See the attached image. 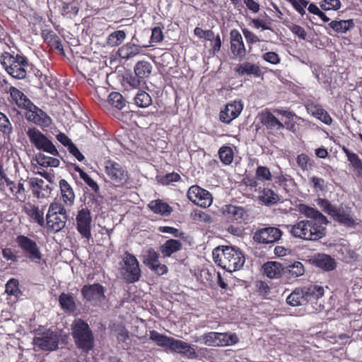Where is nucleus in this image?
<instances>
[{
  "label": "nucleus",
  "instance_id": "10",
  "mask_svg": "<svg viewBox=\"0 0 362 362\" xmlns=\"http://www.w3.org/2000/svg\"><path fill=\"white\" fill-rule=\"evenodd\" d=\"M123 262L124 264L123 279L129 284L138 281L141 276V270L135 256L127 252L124 253Z\"/></svg>",
  "mask_w": 362,
  "mask_h": 362
},
{
  "label": "nucleus",
  "instance_id": "60",
  "mask_svg": "<svg viewBox=\"0 0 362 362\" xmlns=\"http://www.w3.org/2000/svg\"><path fill=\"white\" fill-rule=\"evenodd\" d=\"M341 1L339 0H322L320 3V8L324 11L338 10L341 7Z\"/></svg>",
  "mask_w": 362,
  "mask_h": 362
},
{
  "label": "nucleus",
  "instance_id": "15",
  "mask_svg": "<svg viewBox=\"0 0 362 362\" xmlns=\"http://www.w3.org/2000/svg\"><path fill=\"white\" fill-rule=\"evenodd\" d=\"M76 229L83 238H91L92 217L88 208H83L78 211L76 217Z\"/></svg>",
  "mask_w": 362,
  "mask_h": 362
},
{
  "label": "nucleus",
  "instance_id": "46",
  "mask_svg": "<svg viewBox=\"0 0 362 362\" xmlns=\"http://www.w3.org/2000/svg\"><path fill=\"white\" fill-rule=\"evenodd\" d=\"M218 156L221 163L226 165H230L233 161L234 152L228 146H223L218 150Z\"/></svg>",
  "mask_w": 362,
  "mask_h": 362
},
{
  "label": "nucleus",
  "instance_id": "33",
  "mask_svg": "<svg viewBox=\"0 0 362 362\" xmlns=\"http://www.w3.org/2000/svg\"><path fill=\"white\" fill-rule=\"evenodd\" d=\"M173 352L180 354L189 359L196 358L198 356L192 346L179 339H177Z\"/></svg>",
  "mask_w": 362,
  "mask_h": 362
},
{
  "label": "nucleus",
  "instance_id": "12",
  "mask_svg": "<svg viewBox=\"0 0 362 362\" xmlns=\"http://www.w3.org/2000/svg\"><path fill=\"white\" fill-rule=\"evenodd\" d=\"M187 197L189 201L202 208H208L213 202L211 194L196 185L189 188Z\"/></svg>",
  "mask_w": 362,
  "mask_h": 362
},
{
  "label": "nucleus",
  "instance_id": "27",
  "mask_svg": "<svg viewBox=\"0 0 362 362\" xmlns=\"http://www.w3.org/2000/svg\"><path fill=\"white\" fill-rule=\"evenodd\" d=\"M59 185L64 204L67 206H71L75 200V194L72 187L64 179L59 180Z\"/></svg>",
  "mask_w": 362,
  "mask_h": 362
},
{
  "label": "nucleus",
  "instance_id": "14",
  "mask_svg": "<svg viewBox=\"0 0 362 362\" xmlns=\"http://www.w3.org/2000/svg\"><path fill=\"white\" fill-rule=\"evenodd\" d=\"M24 110H26L25 116L28 122L42 127H48L52 123L50 117L33 102Z\"/></svg>",
  "mask_w": 362,
  "mask_h": 362
},
{
  "label": "nucleus",
  "instance_id": "37",
  "mask_svg": "<svg viewBox=\"0 0 362 362\" xmlns=\"http://www.w3.org/2000/svg\"><path fill=\"white\" fill-rule=\"evenodd\" d=\"M264 274L270 279L281 277L284 268L282 264L277 262H267L262 266Z\"/></svg>",
  "mask_w": 362,
  "mask_h": 362
},
{
  "label": "nucleus",
  "instance_id": "31",
  "mask_svg": "<svg viewBox=\"0 0 362 362\" xmlns=\"http://www.w3.org/2000/svg\"><path fill=\"white\" fill-rule=\"evenodd\" d=\"M182 244L180 240L170 239L165 241L160 247V252L163 257H169L173 254L180 251L182 249Z\"/></svg>",
  "mask_w": 362,
  "mask_h": 362
},
{
  "label": "nucleus",
  "instance_id": "19",
  "mask_svg": "<svg viewBox=\"0 0 362 362\" xmlns=\"http://www.w3.org/2000/svg\"><path fill=\"white\" fill-rule=\"evenodd\" d=\"M307 112L327 125H331L333 119L321 105L313 100H308L305 104Z\"/></svg>",
  "mask_w": 362,
  "mask_h": 362
},
{
  "label": "nucleus",
  "instance_id": "58",
  "mask_svg": "<svg viewBox=\"0 0 362 362\" xmlns=\"http://www.w3.org/2000/svg\"><path fill=\"white\" fill-rule=\"evenodd\" d=\"M144 262L149 269L152 268L159 262L158 254L153 249L148 250Z\"/></svg>",
  "mask_w": 362,
  "mask_h": 362
},
{
  "label": "nucleus",
  "instance_id": "21",
  "mask_svg": "<svg viewBox=\"0 0 362 362\" xmlns=\"http://www.w3.org/2000/svg\"><path fill=\"white\" fill-rule=\"evenodd\" d=\"M243 108V106L240 102L234 101L227 104L220 112V120L223 123L229 124L239 116Z\"/></svg>",
  "mask_w": 362,
  "mask_h": 362
},
{
  "label": "nucleus",
  "instance_id": "18",
  "mask_svg": "<svg viewBox=\"0 0 362 362\" xmlns=\"http://www.w3.org/2000/svg\"><path fill=\"white\" fill-rule=\"evenodd\" d=\"M105 288L99 283L86 284L81 290L83 298L87 301H102L105 298Z\"/></svg>",
  "mask_w": 362,
  "mask_h": 362
},
{
  "label": "nucleus",
  "instance_id": "25",
  "mask_svg": "<svg viewBox=\"0 0 362 362\" xmlns=\"http://www.w3.org/2000/svg\"><path fill=\"white\" fill-rule=\"evenodd\" d=\"M41 35L44 41L48 44L51 49H56L61 55H64V50L60 37L52 30H42Z\"/></svg>",
  "mask_w": 362,
  "mask_h": 362
},
{
  "label": "nucleus",
  "instance_id": "40",
  "mask_svg": "<svg viewBox=\"0 0 362 362\" xmlns=\"http://www.w3.org/2000/svg\"><path fill=\"white\" fill-rule=\"evenodd\" d=\"M286 303L291 306L306 304L303 288H295L286 298Z\"/></svg>",
  "mask_w": 362,
  "mask_h": 362
},
{
  "label": "nucleus",
  "instance_id": "53",
  "mask_svg": "<svg viewBox=\"0 0 362 362\" xmlns=\"http://www.w3.org/2000/svg\"><path fill=\"white\" fill-rule=\"evenodd\" d=\"M264 15L266 16L265 19L253 18L252 19L251 22L254 28L256 29L262 28V30H271L272 19L265 13Z\"/></svg>",
  "mask_w": 362,
  "mask_h": 362
},
{
  "label": "nucleus",
  "instance_id": "41",
  "mask_svg": "<svg viewBox=\"0 0 362 362\" xmlns=\"http://www.w3.org/2000/svg\"><path fill=\"white\" fill-rule=\"evenodd\" d=\"M315 262L318 267L326 271H332L336 267L335 260L329 255L325 254L318 255Z\"/></svg>",
  "mask_w": 362,
  "mask_h": 362
},
{
  "label": "nucleus",
  "instance_id": "49",
  "mask_svg": "<svg viewBox=\"0 0 362 362\" xmlns=\"http://www.w3.org/2000/svg\"><path fill=\"white\" fill-rule=\"evenodd\" d=\"M126 33L124 30H117L110 33L107 39V43L112 47L118 46L124 40Z\"/></svg>",
  "mask_w": 362,
  "mask_h": 362
},
{
  "label": "nucleus",
  "instance_id": "34",
  "mask_svg": "<svg viewBox=\"0 0 362 362\" xmlns=\"http://www.w3.org/2000/svg\"><path fill=\"white\" fill-rule=\"evenodd\" d=\"M173 352L180 354L189 359L196 358L198 356L192 346L179 339H177Z\"/></svg>",
  "mask_w": 362,
  "mask_h": 362
},
{
  "label": "nucleus",
  "instance_id": "38",
  "mask_svg": "<svg viewBox=\"0 0 362 362\" xmlns=\"http://www.w3.org/2000/svg\"><path fill=\"white\" fill-rule=\"evenodd\" d=\"M328 26L337 33H346L355 27V23L353 19L332 21Z\"/></svg>",
  "mask_w": 362,
  "mask_h": 362
},
{
  "label": "nucleus",
  "instance_id": "62",
  "mask_svg": "<svg viewBox=\"0 0 362 362\" xmlns=\"http://www.w3.org/2000/svg\"><path fill=\"white\" fill-rule=\"evenodd\" d=\"M181 179L180 175L177 173H167L165 175L160 177L159 182L163 185H168L171 182H176Z\"/></svg>",
  "mask_w": 362,
  "mask_h": 362
},
{
  "label": "nucleus",
  "instance_id": "11",
  "mask_svg": "<svg viewBox=\"0 0 362 362\" xmlns=\"http://www.w3.org/2000/svg\"><path fill=\"white\" fill-rule=\"evenodd\" d=\"M16 241L18 247L31 261L41 260L42 255L36 241L24 235H18Z\"/></svg>",
  "mask_w": 362,
  "mask_h": 362
},
{
  "label": "nucleus",
  "instance_id": "50",
  "mask_svg": "<svg viewBox=\"0 0 362 362\" xmlns=\"http://www.w3.org/2000/svg\"><path fill=\"white\" fill-rule=\"evenodd\" d=\"M296 163L303 171L311 170L314 165V161L305 153L298 155Z\"/></svg>",
  "mask_w": 362,
  "mask_h": 362
},
{
  "label": "nucleus",
  "instance_id": "32",
  "mask_svg": "<svg viewBox=\"0 0 362 362\" xmlns=\"http://www.w3.org/2000/svg\"><path fill=\"white\" fill-rule=\"evenodd\" d=\"M141 52L142 47L140 45L127 43L119 48L118 54L122 59H129L141 54Z\"/></svg>",
  "mask_w": 362,
  "mask_h": 362
},
{
  "label": "nucleus",
  "instance_id": "7",
  "mask_svg": "<svg viewBox=\"0 0 362 362\" xmlns=\"http://www.w3.org/2000/svg\"><path fill=\"white\" fill-rule=\"evenodd\" d=\"M105 173L115 187H124L129 182L130 175L126 166L115 160L108 159L105 162Z\"/></svg>",
  "mask_w": 362,
  "mask_h": 362
},
{
  "label": "nucleus",
  "instance_id": "13",
  "mask_svg": "<svg viewBox=\"0 0 362 362\" xmlns=\"http://www.w3.org/2000/svg\"><path fill=\"white\" fill-rule=\"evenodd\" d=\"M282 231L276 227H264L257 229L254 235L253 240L259 244H274L280 240Z\"/></svg>",
  "mask_w": 362,
  "mask_h": 362
},
{
  "label": "nucleus",
  "instance_id": "45",
  "mask_svg": "<svg viewBox=\"0 0 362 362\" xmlns=\"http://www.w3.org/2000/svg\"><path fill=\"white\" fill-rule=\"evenodd\" d=\"M74 169L76 172L79 173L80 177L85 182V183L93 190L94 192H99V186L98 183L93 180L86 173H85L78 165L74 164Z\"/></svg>",
  "mask_w": 362,
  "mask_h": 362
},
{
  "label": "nucleus",
  "instance_id": "59",
  "mask_svg": "<svg viewBox=\"0 0 362 362\" xmlns=\"http://www.w3.org/2000/svg\"><path fill=\"white\" fill-rule=\"evenodd\" d=\"M255 291L259 296L267 298L270 293V287L263 281H257L255 284Z\"/></svg>",
  "mask_w": 362,
  "mask_h": 362
},
{
  "label": "nucleus",
  "instance_id": "43",
  "mask_svg": "<svg viewBox=\"0 0 362 362\" xmlns=\"http://www.w3.org/2000/svg\"><path fill=\"white\" fill-rule=\"evenodd\" d=\"M13 132V129L10 119L4 113L0 112V132L4 139H9Z\"/></svg>",
  "mask_w": 362,
  "mask_h": 362
},
{
  "label": "nucleus",
  "instance_id": "64",
  "mask_svg": "<svg viewBox=\"0 0 362 362\" xmlns=\"http://www.w3.org/2000/svg\"><path fill=\"white\" fill-rule=\"evenodd\" d=\"M262 58L265 62L272 64H278L280 63V57L275 52H267L262 54Z\"/></svg>",
  "mask_w": 362,
  "mask_h": 362
},
{
  "label": "nucleus",
  "instance_id": "35",
  "mask_svg": "<svg viewBox=\"0 0 362 362\" xmlns=\"http://www.w3.org/2000/svg\"><path fill=\"white\" fill-rule=\"evenodd\" d=\"M303 288L306 303L316 300L324 295L325 290L322 286L311 284Z\"/></svg>",
  "mask_w": 362,
  "mask_h": 362
},
{
  "label": "nucleus",
  "instance_id": "57",
  "mask_svg": "<svg viewBox=\"0 0 362 362\" xmlns=\"http://www.w3.org/2000/svg\"><path fill=\"white\" fill-rule=\"evenodd\" d=\"M341 150L345 153L346 156L347 157L348 161L351 163L354 169H355L356 167H358L362 163L361 159L356 153L351 151L345 146H343L341 148Z\"/></svg>",
  "mask_w": 362,
  "mask_h": 362
},
{
  "label": "nucleus",
  "instance_id": "63",
  "mask_svg": "<svg viewBox=\"0 0 362 362\" xmlns=\"http://www.w3.org/2000/svg\"><path fill=\"white\" fill-rule=\"evenodd\" d=\"M18 281L16 279H9L6 284V292L9 295H16L19 291Z\"/></svg>",
  "mask_w": 362,
  "mask_h": 362
},
{
  "label": "nucleus",
  "instance_id": "23",
  "mask_svg": "<svg viewBox=\"0 0 362 362\" xmlns=\"http://www.w3.org/2000/svg\"><path fill=\"white\" fill-rule=\"evenodd\" d=\"M331 216L335 221L346 227H352L356 224L351 208L336 207Z\"/></svg>",
  "mask_w": 362,
  "mask_h": 362
},
{
  "label": "nucleus",
  "instance_id": "42",
  "mask_svg": "<svg viewBox=\"0 0 362 362\" xmlns=\"http://www.w3.org/2000/svg\"><path fill=\"white\" fill-rule=\"evenodd\" d=\"M109 105L120 110L126 105V100L121 93L112 92L107 96V107Z\"/></svg>",
  "mask_w": 362,
  "mask_h": 362
},
{
  "label": "nucleus",
  "instance_id": "3",
  "mask_svg": "<svg viewBox=\"0 0 362 362\" xmlns=\"http://www.w3.org/2000/svg\"><path fill=\"white\" fill-rule=\"evenodd\" d=\"M0 62L8 74L16 79H23L27 75V69L29 62L26 57L8 52H4L1 54Z\"/></svg>",
  "mask_w": 362,
  "mask_h": 362
},
{
  "label": "nucleus",
  "instance_id": "28",
  "mask_svg": "<svg viewBox=\"0 0 362 362\" xmlns=\"http://www.w3.org/2000/svg\"><path fill=\"white\" fill-rule=\"evenodd\" d=\"M14 103L21 109H25L32 101L19 89L11 86L8 90Z\"/></svg>",
  "mask_w": 362,
  "mask_h": 362
},
{
  "label": "nucleus",
  "instance_id": "54",
  "mask_svg": "<svg viewBox=\"0 0 362 362\" xmlns=\"http://www.w3.org/2000/svg\"><path fill=\"white\" fill-rule=\"evenodd\" d=\"M28 183L33 190V194L39 197L40 191L45 189L44 180L37 177H31L29 179Z\"/></svg>",
  "mask_w": 362,
  "mask_h": 362
},
{
  "label": "nucleus",
  "instance_id": "6",
  "mask_svg": "<svg viewBox=\"0 0 362 362\" xmlns=\"http://www.w3.org/2000/svg\"><path fill=\"white\" fill-rule=\"evenodd\" d=\"M35 334L33 344L39 350L50 352L59 349V335L57 332L39 327Z\"/></svg>",
  "mask_w": 362,
  "mask_h": 362
},
{
  "label": "nucleus",
  "instance_id": "8",
  "mask_svg": "<svg viewBox=\"0 0 362 362\" xmlns=\"http://www.w3.org/2000/svg\"><path fill=\"white\" fill-rule=\"evenodd\" d=\"M26 134L30 142L39 151H43L54 156H59V153L57 148L45 134L36 127H28Z\"/></svg>",
  "mask_w": 362,
  "mask_h": 362
},
{
  "label": "nucleus",
  "instance_id": "56",
  "mask_svg": "<svg viewBox=\"0 0 362 362\" xmlns=\"http://www.w3.org/2000/svg\"><path fill=\"white\" fill-rule=\"evenodd\" d=\"M288 272L293 277H298L304 274L305 269L303 264L298 261L294 262L293 264L287 267Z\"/></svg>",
  "mask_w": 362,
  "mask_h": 362
},
{
  "label": "nucleus",
  "instance_id": "39",
  "mask_svg": "<svg viewBox=\"0 0 362 362\" xmlns=\"http://www.w3.org/2000/svg\"><path fill=\"white\" fill-rule=\"evenodd\" d=\"M59 303L66 313H74L76 309L74 297L71 293H62L59 296Z\"/></svg>",
  "mask_w": 362,
  "mask_h": 362
},
{
  "label": "nucleus",
  "instance_id": "55",
  "mask_svg": "<svg viewBox=\"0 0 362 362\" xmlns=\"http://www.w3.org/2000/svg\"><path fill=\"white\" fill-rule=\"evenodd\" d=\"M255 177L257 180L262 182L271 181L272 180V175L267 167L259 165L256 169Z\"/></svg>",
  "mask_w": 362,
  "mask_h": 362
},
{
  "label": "nucleus",
  "instance_id": "24",
  "mask_svg": "<svg viewBox=\"0 0 362 362\" xmlns=\"http://www.w3.org/2000/svg\"><path fill=\"white\" fill-rule=\"evenodd\" d=\"M23 210L30 218L31 222L37 223L40 227H45L44 211L40 210L38 206L28 203L23 206Z\"/></svg>",
  "mask_w": 362,
  "mask_h": 362
},
{
  "label": "nucleus",
  "instance_id": "29",
  "mask_svg": "<svg viewBox=\"0 0 362 362\" xmlns=\"http://www.w3.org/2000/svg\"><path fill=\"white\" fill-rule=\"evenodd\" d=\"M279 196L269 188H263L259 190L258 200L265 206H272L279 201Z\"/></svg>",
  "mask_w": 362,
  "mask_h": 362
},
{
  "label": "nucleus",
  "instance_id": "44",
  "mask_svg": "<svg viewBox=\"0 0 362 362\" xmlns=\"http://www.w3.org/2000/svg\"><path fill=\"white\" fill-rule=\"evenodd\" d=\"M36 161L38 165L44 167H53L57 168L59 165L60 161L59 159L45 156L42 153H38L36 154Z\"/></svg>",
  "mask_w": 362,
  "mask_h": 362
},
{
  "label": "nucleus",
  "instance_id": "5",
  "mask_svg": "<svg viewBox=\"0 0 362 362\" xmlns=\"http://www.w3.org/2000/svg\"><path fill=\"white\" fill-rule=\"evenodd\" d=\"M68 215L64 205L59 202H52L46 214V224L49 230L58 233L66 226Z\"/></svg>",
  "mask_w": 362,
  "mask_h": 362
},
{
  "label": "nucleus",
  "instance_id": "9",
  "mask_svg": "<svg viewBox=\"0 0 362 362\" xmlns=\"http://www.w3.org/2000/svg\"><path fill=\"white\" fill-rule=\"evenodd\" d=\"M202 342L209 346H228L236 344L239 338L235 333L209 332L200 338Z\"/></svg>",
  "mask_w": 362,
  "mask_h": 362
},
{
  "label": "nucleus",
  "instance_id": "4",
  "mask_svg": "<svg viewBox=\"0 0 362 362\" xmlns=\"http://www.w3.org/2000/svg\"><path fill=\"white\" fill-rule=\"evenodd\" d=\"M71 330L76 347L84 353H89L94 347V335L88 324L81 319L75 320Z\"/></svg>",
  "mask_w": 362,
  "mask_h": 362
},
{
  "label": "nucleus",
  "instance_id": "47",
  "mask_svg": "<svg viewBox=\"0 0 362 362\" xmlns=\"http://www.w3.org/2000/svg\"><path fill=\"white\" fill-rule=\"evenodd\" d=\"M134 100L135 105L141 108L147 107L152 104L151 97L148 93L144 90H139Z\"/></svg>",
  "mask_w": 362,
  "mask_h": 362
},
{
  "label": "nucleus",
  "instance_id": "17",
  "mask_svg": "<svg viewBox=\"0 0 362 362\" xmlns=\"http://www.w3.org/2000/svg\"><path fill=\"white\" fill-rule=\"evenodd\" d=\"M259 119L262 125L269 134H274L284 128V124L269 109L261 112Z\"/></svg>",
  "mask_w": 362,
  "mask_h": 362
},
{
  "label": "nucleus",
  "instance_id": "16",
  "mask_svg": "<svg viewBox=\"0 0 362 362\" xmlns=\"http://www.w3.org/2000/svg\"><path fill=\"white\" fill-rule=\"evenodd\" d=\"M230 49L235 59H243L247 54V49L241 33L237 29L230 31Z\"/></svg>",
  "mask_w": 362,
  "mask_h": 362
},
{
  "label": "nucleus",
  "instance_id": "22",
  "mask_svg": "<svg viewBox=\"0 0 362 362\" xmlns=\"http://www.w3.org/2000/svg\"><path fill=\"white\" fill-rule=\"evenodd\" d=\"M222 214L228 218L239 223L245 222L248 218L247 211L243 206L232 204L225 205L222 208Z\"/></svg>",
  "mask_w": 362,
  "mask_h": 362
},
{
  "label": "nucleus",
  "instance_id": "61",
  "mask_svg": "<svg viewBox=\"0 0 362 362\" xmlns=\"http://www.w3.org/2000/svg\"><path fill=\"white\" fill-rule=\"evenodd\" d=\"M242 32L246 40L247 45L250 47V49L252 48L251 47L252 45L260 42V39L258 37V36L253 32L250 31L249 29L245 28H243Z\"/></svg>",
  "mask_w": 362,
  "mask_h": 362
},
{
  "label": "nucleus",
  "instance_id": "2",
  "mask_svg": "<svg viewBox=\"0 0 362 362\" xmlns=\"http://www.w3.org/2000/svg\"><path fill=\"white\" fill-rule=\"evenodd\" d=\"M213 258L217 265L230 273L240 269L245 261L243 252L231 246L215 248L213 250Z\"/></svg>",
  "mask_w": 362,
  "mask_h": 362
},
{
  "label": "nucleus",
  "instance_id": "36",
  "mask_svg": "<svg viewBox=\"0 0 362 362\" xmlns=\"http://www.w3.org/2000/svg\"><path fill=\"white\" fill-rule=\"evenodd\" d=\"M153 66L151 64L146 60L137 62L134 66V72L138 76V78L146 82V79L148 78L151 74Z\"/></svg>",
  "mask_w": 362,
  "mask_h": 362
},
{
  "label": "nucleus",
  "instance_id": "30",
  "mask_svg": "<svg viewBox=\"0 0 362 362\" xmlns=\"http://www.w3.org/2000/svg\"><path fill=\"white\" fill-rule=\"evenodd\" d=\"M148 208L154 214L160 216H169L173 211L172 207L168 203L159 199L151 201Z\"/></svg>",
  "mask_w": 362,
  "mask_h": 362
},
{
  "label": "nucleus",
  "instance_id": "1",
  "mask_svg": "<svg viewBox=\"0 0 362 362\" xmlns=\"http://www.w3.org/2000/svg\"><path fill=\"white\" fill-rule=\"evenodd\" d=\"M299 212L306 218L291 226L292 236L308 241H317L326 235V228L329 223L327 217L317 209L305 204H300Z\"/></svg>",
  "mask_w": 362,
  "mask_h": 362
},
{
  "label": "nucleus",
  "instance_id": "51",
  "mask_svg": "<svg viewBox=\"0 0 362 362\" xmlns=\"http://www.w3.org/2000/svg\"><path fill=\"white\" fill-rule=\"evenodd\" d=\"M123 81L132 88H139L142 83H145L142 79L138 78V76L132 73L125 74L123 76Z\"/></svg>",
  "mask_w": 362,
  "mask_h": 362
},
{
  "label": "nucleus",
  "instance_id": "20",
  "mask_svg": "<svg viewBox=\"0 0 362 362\" xmlns=\"http://www.w3.org/2000/svg\"><path fill=\"white\" fill-rule=\"evenodd\" d=\"M235 74L238 77H255L259 78L262 75L260 67L254 63L244 62L236 65L234 69Z\"/></svg>",
  "mask_w": 362,
  "mask_h": 362
},
{
  "label": "nucleus",
  "instance_id": "26",
  "mask_svg": "<svg viewBox=\"0 0 362 362\" xmlns=\"http://www.w3.org/2000/svg\"><path fill=\"white\" fill-rule=\"evenodd\" d=\"M150 339L158 346L168 348L171 351H173L177 341L176 339L160 334L156 330L150 331Z\"/></svg>",
  "mask_w": 362,
  "mask_h": 362
},
{
  "label": "nucleus",
  "instance_id": "52",
  "mask_svg": "<svg viewBox=\"0 0 362 362\" xmlns=\"http://www.w3.org/2000/svg\"><path fill=\"white\" fill-rule=\"evenodd\" d=\"M79 8L71 3H64L62 5L61 13L63 16L69 18H73L78 15Z\"/></svg>",
  "mask_w": 362,
  "mask_h": 362
},
{
  "label": "nucleus",
  "instance_id": "48",
  "mask_svg": "<svg viewBox=\"0 0 362 362\" xmlns=\"http://www.w3.org/2000/svg\"><path fill=\"white\" fill-rule=\"evenodd\" d=\"M108 90L104 87H98L95 88L93 97L95 101L101 107H107V101Z\"/></svg>",
  "mask_w": 362,
  "mask_h": 362
}]
</instances>
